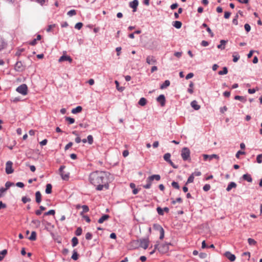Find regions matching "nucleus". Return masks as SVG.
Listing matches in <instances>:
<instances>
[{
  "label": "nucleus",
  "mask_w": 262,
  "mask_h": 262,
  "mask_svg": "<svg viewBox=\"0 0 262 262\" xmlns=\"http://www.w3.org/2000/svg\"><path fill=\"white\" fill-rule=\"evenodd\" d=\"M171 155L169 153H166L164 155V159L167 162L170 160Z\"/></svg>",
  "instance_id": "nucleus-33"
},
{
  "label": "nucleus",
  "mask_w": 262,
  "mask_h": 262,
  "mask_svg": "<svg viewBox=\"0 0 262 262\" xmlns=\"http://www.w3.org/2000/svg\"><path fill=\"white\" fill-rule=\"evenodd\" d=\"M211 186L209 184H205L203 187V190L205 191H207L210 189Z\"/></svg>",
  "instance_id": "nucleus-50"
},
{
  "label": "nucleus",
  "mask_w": 262,
  "mask_h": 262,
  "mask_svg": "<svg viewBox=\"0 0 262 262\" xmlns=\"http://www.w3.org/2000/svg\"><path fill=\"white\" fill-rule=\"evenodd\" d=\"M36 202L39 204L41 201V194L39 191H37L35 193Z\"/></svg>",
  "instance_id": "nucleus-17"
},
{
  "label": "nucleus",
  "mask_w": 262,
  "mask_h": 262,
  "mask_svg": "<svg viewBox=\"0 0 262 262\" xmlns=\"http://www.w3.org/2000/svg\"><path fill=\"white\" fill-rule=\"evenodd\" d=\"M52 186L51 184H48L46 185V193L47 194H50L52 192Z\"/></svg>",
  "instance_id": "nucleus-23"
},
{
  "label": "nucleus",
  "mask_w": 262,
  "mask_h": 262,
  "mask_svg": "<svg viewBox=\"0 0 262 262\" xmlns=\"http://www.w3.org/2000/svg\"><path fill=\"white\" fill-rule=\"evenodd\" d=\"M32 223L36 227H39L40 225V222L38 220H34L32 221Z\"/></svg>",
  "instance_id": "nucleus-32"
},
{
  "label": "nucleus",
  "mask_w": 262,
  "mask_h": 262,
  "mask_svg": "<svg viewBox=\"0 0 262 262\" xmlns=\"http://www.w3.org/2000/svg\"><path fill=\"white\" fill-rule=\"evenodd\" d=\"M178 7V5L177 3L173 4L170 6V8L172 10L176 9Z\"/></svg>",
  "instance_id": "nucleus-64"
},
{
  "label": "nucleus",
  "mask_w": 262,
  "mask_h": 262,
  "mask_svg": "<svg viewBox=\"0 0 262 262\" xmlns=\"http://www.w3.org/2000/svg\"><path fill=\"white\" fill-rule=\"evenodd\" d=\"M243 178L244 180L249 182H251L252 181V179L251 176L249 174H245L243 175Z\"/></svg>",
  "instance_id": "nucleus-21"
},
{
  "label": "nucleus",
  "mask_w": 262,
  "mask_h": 262,
  "mask_svg": "<svg viewBox=\"0 0 262 262\" xmlns=\"http://www.w3.org/2000/svg\"><path fill=\"white\" fill-rule=\"evenodd\" d=\"M16 91L19 93L23 95H26L27 94L28 92V87L26 84H23L19 86L17 89Z\"/></svg>",
  "instance_id": "nucleus-5"
},
{
  "label": "nucleus",
  "mask_w": 262,
  "mask_h": 262,
  "mask_svg": "<svg viewBox=\"0 0 262 262\" xmlns=\"http://www.w3.org/2000/svg\"><path fill=\"white\" fill-rule=\"evenodd\" d=\"M193 180H194V176H193V174H191V176H189V177L188 178V180H187V181L186 182V184H188V183H192L193 182Z\"/></svg>",
  "instance_id": "nucleus-42"
},
{
  "label": "nucleus",
  "mask_w": 262,
  "mask_h": 262,
  "mask_svg": "<svg viewBox=\"0 0 262 262\" xmlns=\"http://www.w3.org/2000/svg\"><path fill=\"white\" fill-rule=\"evenodd\" d=\"M21 200L24 203H26L31 201L30 198H27L26 196H23L21 199Z\"/></svg>",
  "instance_id": "nucleus-45"
},
{
  "label": "nucleus",
  "mask_w": 262,
  "mask_h": 262,
  "mask_svg": "<svg viewBox=\"0 0 262 262\" xmlns=\"http://www.w3.org/2000/svg\"><path fill=\"white\" fill-rule=\"evenodd\" d=\"M231 15V13L229 12H225L224 14V17L226 19H228L230 17Z\"/></svg>",
  "instance_id": "nucleus-58"
},
{
  "label": "nucleus",
  "mask_w": 262,
  "mask_h": 262,
  "mask_svg": "<svg viewBox=\"0 0 262 262\" xmlns=\"http://www.w3.org/2000/svg\"><path fill=\"white\" fill-rule=\"evenodd\" d=\"M82 110V108L81 106H78L76 108L72 109L71 112L73 114H77V113L81 112Z\"/></svg>",
  "instance_id": "nucleus-20"
},
{
  "label": "nucleus",
  "mask_w": 262,
  "mask_h": 262,
  "mask_svg": "<svg viewBox=\"0 0 262 262\" xmlns=\"http://www.w3.org/2000/svg\"><path fill=\"white\" fill-rule=\"evenodd\" d=\"M147 103V100L145 98H141L139 102H138V104L141 105V106H144Z\"/></svg>",
  "instance_id": "nucleus-22"
},
{
  "label": "nucleus",
  "mask_w": 262,
  "mask_h": 262,
  "mask_svg": "<svg viewBox=\"0 0 262 262\" xmlns=\"http://www.w3.org/2000/svg\"><path fill=\"white\" fill-rule=\"evenodd\" d=\"M153 228L155 230H158L160 231V230H161L163 228L162 227V226L161 225L157 224H155L153 225Z\"/></svg>",
  "instance_id": "nucleus-34"
},
{
  "label": "nucleus",
  "mask_w": 262,
  "mask_h": 262,
  "mask_svg": "<svg viewBox=\"0 0 262 262\" xmlns=\"http://www.w3.org/2000/svg\"><path fill=\"white\" fill-rule=\"evenodd\" d=\"M82 230L81 227H78L77 228L75 231V234L77 236H80L82 234Z\"/></svg>",
  "instance_id": "nucleus-38"
},
{
  "label": "nucleus",
  "mask_w": 262,
  "mask_h": 262,
  "mask_svg": "<svg viewBox=\"0 0 262 262\" xmlns=\"http://www.w3.org/2000/svg\"><path fill=\"white\" fill-rule=\"evenodd\" d=\"M170 244L164 243L161 245L159 247H158V251L162 254H165L169 251V245Z\"/></svg>",
  "instance_id": "nucleus-3"
},
{
  "label": "nucleus",
  "mask_w": 262,
  "mask_h": 262,
  "mask_svg": "<svg viewBox=\"0 0 262 262\" xmlns=\"http://www.w3.org/2000/svg\"><path fill=\"white\" fill-rule=\"evenodd\" d=\"M182 23L180 21H175L173 22V26L177 29H180L182 27Z\"/></svg>",
  "instance_id": "nucleus-28"
},
{
  "label": "nucleus",
  "mask_w": 262,
  "mask_h": 262,
  "mask_svg": "<svg viewBox=\"0 0 262 262\" xmlns=\"http://www.w3.org/2000/svg\"><path fill=\"white\" fill-rule=\"evenodd\" d=\"M224 255L231 261H233L235 260V256L229 251L226 252Z\"/></svg>",
  "instance_id": "nucleus-9"
},
{
  "label": "nucleus",
  "mask_w": 262,
  "mask_h": 262,
  "mask_svg": "<svg viewBox=\"0 0 262 262\" xmlns=\"http://www.w3.org/2000/svg\"><path fill=\"white\" fill-rule=\"evenodd\" d=\"M232 56H233V61L234 62H237L240 57L239 55L237 53H234L233 54Z\"/></svg>",
  "instance_id": "nucleus-30"
},
{
  "label": "nucleus",
  "mask_w": 262,
  "mask_h": 262,
  "mask_svg": "<svg viewBox=\"0 0 262 262\" xmlns=\"http://www.w3.org/2000/svg\"><path fill=\"white\" fill-rule=\"evenodd\" d=\"M234 99L235 100H240L242 102H245L246 101V99L243 96H235Z\"/></svg>",
  "instance_id": "nucleus-35"
},
{
  "label": "nucleus",
  "mask_w": 262,
  "mask_h": 262,
  "mask_svg": "<svg viewBox=\"0 0 262 262\" xmlns=\"http://www.w3.org/2000/svg\"><path fill=\"white\" fill-rule=\"evenodd\" d=\"M161 177L159 174H154L150 177H149L147 179V182H152L154 180L156 181H159L160 180Z\"/></svg>",
  "instance_id": "nucleus-11"
},
{
  "label": "nucleus",
  "mask_w": 262,
  "mask_h": 262,
  "mask_svg": "<svg viewBox=\"0 0 262 262\" xmlns=\"http://www.w3.org/2000/svg\"><path fill=\"white\" fill-rule=\"evenodd\" d=\"M12 183H11L10 182H7L5 184L6 188H7V190L11 186H12Z\"/></svg>",
  "instance_id": "nucleus-63"
},
{
  "label": "nucleus",
  "mask_w": 262,
  "mask_h": 262,
  "mask_svg": "<svg viewBox=\"0 0 262 262\" xmlns=\"http://www.w3.org/2000/svg\"><path fill=\"white\" fill-rule=\"evenodd\" d=\"M65 167V166H61L59 170L62 180L67 181L69 179V173H65L63 171Z\"/></svg>",
  "instance_id": "nucleus-6"
},
{
  "label": "nucleus",
  "mask_w": 262,
  "mask_h": 262,
  "mask_svg": "<svg viewBox=\"0 0 262 262\" xmlns=\"http://www.w3.org/2000/svg\"><path fill=\"white\" fill-rule=\"evenodd\" d=\"M28 239L32 241H34L36 239V233L35 231H32L30 236L28 237Z\"/></svg>",
  "instance_id": "nucleus-24"
},
{
  "label": "nucleus",
  "mask_w": 262,
  "mask_h": 262,
  "mask_svg": "<svg viewBox=\"0 0 262 262\" xmlns=\"http://www.w3.org/2000/svg\"><path fill=\"white\" fill-rule=\"evenodd\" d=\"M132 243L133 244H139L140 247L143 248L144 249H146L148 247L149 240L148 238H141L137 241H134Z\"/></svg>",
  "instance_id": "nucleus-2"
},
{
  "label": "nucleus",
  "mask_w": 262,
  "mask_h": 262,
  "mask_svg": "<svg viewBox=\"0 0 262 262\" xmlns=\"http://www.w3.org/2000/svg\"><path fill=\"white\" fill-rule=\"evenodd\" d=\"M160 237L159 238L160 239H163L164 237V230L163 228H162L161 230H160Z\"/></svg>",
  "instance_id": "nucleus-44"
},
{
  "label": "nucleus",
  "mask_w": 262,
  "mask_h": 262,
  "mask_svg": "<svg viewBox=\"0 0 262 262\" xmlns=\"http://www.w3.org/2000/svg\"><path fill=\"white\" fill-rule=\"evenodd\" d=\"M112 179L111 174L103 171H96L91 172L89 177L90 183L96 187V189L101 191L109 188V183Z\"/></svg>",
  "instance_id": "nucleus-1"
},
{
  "label": "nucleus",
  "mask_w": 262,
  "mask_h": 262,
  "mask_svg": "<svg viewBox=\"0 0 262 262\" xmlns=\"http://www.w3.org/2000/svg\"><path fill=\"white\" fill-rule=\"evenodd\" d=\"M81 207L83 209V212L80 213L81 215H82L83 212H87L89 211V207L86 205H83Z\"/></svg>",
  "instance_id": "nucleus-37"
},
{
  "label": "nucleus",
  "mask_w": 262,
  "mask_h": 262,
  "mask_svg": "<svg viewBox=\"0 0 262 262\" xmlns=\"http://www.w3.org/2000/svg\"><path fill=\"white\" fill-rule=\"evenodd\" d=\"M83 26V24L82 23H78L75 26V28L78 30H80Z\"/></svg>",
  "instance_id": "nucleus-48"
},
{
  "label": "nucleus",
  "mask_w": 262,
  "mask_h": 262,
  "mask_svg": "<svg viewBox=\"0 0 262 262\" xmlns=\"http://www.w3.org/2000/svg\"><path fill=\"white\" fill-rule=\"evenodd\" d=\"M87 141L89 144L91 145L93 143V137L92 135H89L87 137Z\"/></svg>",
  "instance_id": "nucleus-39"
},
{
  "label": "nucleus",
  "mask_w": 262,
  "mask_h": 262,
  "mask_svg": "<svg viewBox=\"0 0 262 262\" xmlns=\"http://www.w3.org/2000/svg\"><path fill=\"white\" fill-rule=\"evenodd\" d=\"M158 246H159V244H156V245H155V246H154V249L152 251H151V252H150V255L153 254L155 252V251H156V250H158Z\"/></svg>",
  "instance_id": "nucleus-56"
},
{
  "label": "nucleus",
  "mask_w": 262,
  "mask_h": 262,
  "mask_svg": "<svg viewBox=\"0 0 262 262\" xmlns=\"http://www.w3.org/2000/svg\"><path fill=\"white\" fill-rule=\"evenodd\" d=\"M78 258V255L76 251H74L73 255L72 256V258L75 260H77Z\"/></svg>",
  "instance_id": "nucleus-43"
},
{
  "label": "nucleus",
  "mask_w": 262,
  "mask_h": 262,
  "mask_svg": "<svg viewBox=\"0 0 262 262\" xmlns=\"http://www.w3.org/2000/svg\"><path fill=\"white\" fill-rule=\"evenodd\" d=\"M55 213V211L54 210H50L49 211L46 212L45 213V215H54Z\"/></svg>",
  "instance_id": "nucleus-49"
},
{
  "label": "nucleus",
  "mask_w": 262,
  "mask_h": 262,
  "mask_svg": "<svg viewBox=\"0 0 262 262\" xmlns=\"http://www.w3.org/2000/svg\"><path fill=\"white\" fill-rule=\"evenodd\" d=\"M66 120L68 121L70 124H73L75 122V119L69 117H66Z\"/></svg>",
  "instance_id": "nucleus-36"
},
{
  "label": "nucleus",
  "mask_w": 262,
  "mask_h": 262,
  "mask_svg": "<svg viewBox=\"0 0 262 262\" xmlns=\"http://www.w3.org/2000/svg\"><path fill=\"white\" fill-rule=\"evenodd\" d=\"M64 61H68L70 62H72V59L69 56L63 55L59 59V62H62Z\"/></svg>",
  "instance_id": "nucleus-14"
},
{
  "label": "nucleus",
  "mask_w": 262,
  "mask_h": 262,
  "mask_svg": "<svg viewBox=\"0 0 262 262\" xmlns=\"http://www.w3.org/2000/svg\"><path fill=\"white\" fill-rule=\"evenodd\" d=\"M190 150L187 147H184L181 151V156L183 160L186 161L190 159Z\"/></svg>",
  "instance_id": "nucleus-4"
},
{
  "label": "nucleus",
  "mask_w": 262,
  "mask_h": 262,
  "mask_svg": "<svg viewBox=\"0 0 262 262\" xmlns=\"http://www.w3.org/2000/svg\"><path fill=\"white\" fill-rule=\"evenodd\" d=\"M171 185L173 187L176 189H179L180 187L179 184L176 182H172L171 183Z\"/></svg>",
  "instance_id": "nucleus-51"
},
{
  "label": "nucleus",
  "mask_w": 262,
  "mask_h": 262,
  "mask_svg": "<svg viewBox=\"0 0 262 262\" xmlns=\"http://www.w3.org/2000/svg\"><path fill=\"white\" fill-rule=\"evenodd\" d=\"M236 184L234 182H230L229 185H228L227 188H226V190L227 191H230L232 188H236Z\"/></svg>",
  "instance_id": "nucleus-18"
},
{
  "label": "nucleus",
  "mask_w": 262,
  "mask_h": 262,
  "mask_svg": "<svg viewBox=\"0 0 262 262\" xmlns=\"http://www.w3.org/2000/svg\"><path fill=\"white\" fill-rule=\"evenodd\" d=\"M248 242L250 245H254L256 244V242L254 239L251 238L248 239Z\"/></svg>",
  "instance_id": "nucleus-40"
},
{
  "label": "nucleus",
  "mask_w": 262,
  "mask_h": 262,
  "mask_svg": "<svg viewBox=\"0 0 262 262\" xmlns=\"http://www.w3.org/2000/svg\"><path fill=\"white\" fill-rule=\"evenodd\" d=\"M157 101L161 104V105L163 106L165 104V98L164 95H160L157 98Z\"/></svg>",
  "instance_id": "nucleus-12"
},
{
  "label": "nucleus",
  "mask_w": 262,
  "mask_h": 262,
  "mask_svg": "<svg viewBox=\"0 0 262 262\" xmlns=\"http://www.w3.org/2000/svg\"><path fill=\"white\" fill-rule=\"evenodd\" d=\"M110 218V215L108 214L103 215L98 221L99 224L103 223L104 221L107 220Z\"/></svg>",
  "instance_id": "nucleus-15"
},
{
  "label": "nucleus",
  "mask_w": 262,
  "mask_h": 262,
  "mask_svg": "<svg viewBox=\"0 0 262 262\" xmlns=\"http://www.w3.org/2000/svg\"><path fill=\"white\" fill-rule=\"evenodd\" d=\"M203 157L204 160H207L208 159H209L210 160H212L213 158H219V156L217 155H203Z\"/></svg>",
  "instance_id": "nucleus-16"
},
{
  "label": "nucleus",
  "mask_w": 262,
  "mask_h": 262,
  "mask_svg": "<svg viewBox=\"0 0 262 262\" xmlns=\"http://www.w3.org/2000/svg\"><path fill=\"white\" fill-rule=\"evenodd\" d=\"M78 244V239L77 237H74L72 239V244L73 247H75Z\"/></svg>",
  "instance_id": "nucleus-29"
},
{
  "label": "nucleus",
  "mask_w": 262,
  "mask_h": 262,
  "mask_svg": "<svg viewBox=\"0 0 262 262\" xmlns=\"http://www.w3.org/2000/svg\"><path fill=\"white\" fill-rule=\"evenodd\" d=\"M152 182H147V184L143 186L144 188L149 189L150 188Z\"/></svg>",
  "instance_id": "nucleus-57"
},
{
  "label": "nucleus",
  "mask_w": 262,
  "mask_h": 262,
  "mask_svg": "<svg viewBox=\"0 0 262 262\" xmlns=\"http://www.w3.org/2000/svg\"><path fill=\"white\" fill-rule=\"evenodd\" d=\"M191 105L195 110H198L200 108V106L197 104V102L195 100L191 102Z\"/></svg>",
  "instance_id": "nucleus-19"
},
{
  "label": "nucleus",
  "mask_w": 262,
  "mask_h": 262,
  "mask_svg": "<svg viewBox=\"0 0 262 262\" xmlns=\"http://www.w3.org/2000/svg\"><path fill=\"white\" fill-rule=\"evenodd\" d=\"M157 62L155 57L153 56H148L146 58V62L148 64H153L156 63Z\"/></svg>",
  "instance_id": "nucleus-10"
},
{
  "label": "nucleus",
  "mask_w": 262,
  "mask_h": 262,
  "mask_svg": "<svg viewBox=\"0 0 262 262\" xmlns=\"http://www.w3.org/2000/svg\"><path fill=\"white\" fill-rule=\"evenodd\" d=\"M170 85V81L168 80H166L161 85L160 88L164 89Z\"/></svg>",
  "instance_id": "nucleus-27"
},
{
  "label": "nucleus",
  "mask_w": 262,
  "mask_h": 262,
  "mask_svg": "<svg viewBox=\"0 0 262 262\" xmlns=\"http://www.w3.org/2000/svg\"><path fill=\"white\" fill-rule=\"evenodd\" d=\"M256 161L258 163H261L262 162V154L257 155L256 157Z\"/></svg>",
  "instance_id": "nucleus-46"
},
{
  "label": "nucleus",
  "mask_w": 262,
  "mask_h": 262,
  "mask_svg": "<svg viewBox=\"0 0 262 262\" xmlns=\"http://www.w3.org/2000/svg\"><path fill=\"white\" fill-rule=\"evenodd\" d=\"M189 86L190 88H189L188 89V92L189 93L192 94L193 92V89H192V87L193 86V83L192 82H190Z\"/></svg>",
  "instance_id": "nucleus-41"
},
{
  "label": "nucleus",
  "mask_w": 262,
  "mask_h": 262,
  "mask_svg": "<svg viewBox=\"0 0 262 262\" xmlns=\"http://www.w3.org/2000/svg\"><path fill=\"white\" fill-rule=\"evenodd\" d=\"M138 6V0H134L133 2L129 3L130 7L133 9V12H136L137 11V8Z\"/></svg>",
  "instance_id": "nucleus-13"
},
{
  "label": "nucleus",
  "mask_w": 262,
  "mask_h": 262,
  "mask_svg": "<svg viewBox=\"0 0 262 262\" xmlns=\"http://www.w3.org/2000/svg\"><path fill=\"white\" fill-rule=\"evenodd\" d=\"M55 27V25H49L48 27V28L47 29V32H50L52 29Z\"/></svg>",
  "instance_id": "nucleus-62"
},
{
  "label": "nucleus",
  "mask_w": 262,
  "mask_h": 262,
  "mask_svg": "<svg viewBox=\"0 0 262 262\" xmlns=\"http://www.w3.org/2000/svg\"><path fill=\"white\" fill-rule=\"evenodd\" d=\"M157 212H158L159 214L161 215H163V209H162L160 207H158L157 208Z\"/></svg>",
  "instance_id": "nucleus-55"
},
{
  "label": "nucleus",
  "mask_w": 262,
  "mask_h": 262,
  "mask_svg": "<svg viewBox=\"0 0 262 262\" xmlns=\"http://www.w3.org/2000/svg\"><path fill=\"white\" fill-rule=\"evenodd\" d=\"M193 74L192 73H189V74H188L186 76V79H190L191 78H192L193 77Z\"/></svg>",
  "instance_id": "nucleus-61"
},
{
  "label": "nucleus",
  "mask_w": 262,
  "mask_h": 262,
  "mask_svg": "<svg viewBox=\"0 0 262 262\" xmlns=\"http://www.w3.org/2000/svg\"><path fill=\"white\" fill-rule=\"evenodd\" d=\"M245 152L244 151L239 150L236 154L235 156H236V158L238 159L239 158V156L241 155H245Z\"/></svg>",
  "instance_id": "nucleus-53"
},
{
  "label": "nucleus",
  "mask_w": 262,
  "mask_h": 262,
  "mask_svg": "<svg viewBox=\"0 0 262 262\" xmlns=\"http://www.w3.org/2000/svg\"><path fill=\"white\" fill-rule=\"evenodd\" d=\"M85 238L87 240H91L92 238V234L90 232H88L85 234Z\"/></svg>",
  "instance_id": "nucleus-52"
},
{
  "label": "nucleus",
  "mask_w": 262,
  "mask_h": 262,
  "mask_svg": "<svg viewBox=\"0 0 262 262\" xmlns=\"http://www.w3.org/2000/svg\"><path fill=\"white\" fill-rule=\"evenodd\" d=\"M228 73V69L226 67H224L223 68V69L222 71H220L219 72V75H225V74H227Z\"/></svg>",
  "instance_id": "nucleus-31"
},
{
  "label": "nucleus",
  "mask_w": 262,
  "mask_h": 262,
  "mask_svg": "<svg viewBox=\"0 0 262 262\" xmlns=\"http://www.w3.org/2000/svg\"><path fill=\"white\" fill-rule=\"evenodd\" d=\"M244 27H245V30L247 31V32H249L251 30V27L248 24H246L244 26Z\"/></svg>",
  "instance_id": "nucleus-54"
},
{
  "label": "nucleus",
  "mask_w": 262,
  "mask_h": 262,
  "mask_svg": "<svg viewBox=\"0 0 262 262\" xmlns=\"http://www.w3.org/2000/svg\"><path fill=\"white\" fill-rule=\"evenodd\" d=\"M73 145L72 142H69L68 144H67L64 147L65 150H68L69 148H70Z\"/></svg>",
  "instance_id": "nucleus-59"
},
{
  "label": "nucleus",
  "mask_w": 262,
  "mask_h": 262,
  "mask_svg": "<svg viewBox=\"0 0 262 262\" xmlns=\"http://www.w3.org/2000/svg\"><path fill=\"white\" fill-rule=\"evenodd\" d=\"M7 254V250L5 249L0 252V261H2Z\"/></svg>",
  "instance_id": "nucleus-26"
},
{
  "label": "nucleus",
  "mask_w": 262,
  "mask_h": 262,
  "mask_svg": "<svg viewBox=\"0 0 262 262\" xmlns=\"http://www.w3.org/2000/svg\"><path fill=\"white\" fill-rule=\"evenodd\" d=\"M13 163L9 161L6 164V172L7 174H11L13 172V169L12 168Z\"/></svg>",
  "instance_id": "nucleus-8"
},
{
  "label": "nucleus",
  "mask_w": 262,
  "mask_h": 262,
  "mask_svg": "<svg viewBox=\"0 0 262 262\" xmlns=\"http://www.w3.org/2000/svg\"><path fill=\"white\" fill-rule=\"evenodd\" d=\"M206 30H207V31L208 32V33L210 35V36L212 37H213L214 34L212 32V31L210 29V28L209 27H207Z\"/></svg>",
  "instance_id": "nucleus-60"
},
{
  "label": "nucleus",
  "mask_w": 262,
  "mask_h": 262,
  "mask_svg": "<svg viewBox=\"0 0 262 262\" xmlns=\"http://www.w3.org/2000/svg\"><path fill=\"white\" fill-rule=\"evenodd\" d=\"M76 14V12L75 10H71L68 12V15L70 16H72Z\"/></svg>",
  "instance_id": "nucleus-47"
},
{
  "label": "nucleus",
  "mask_w": 262,
  "mask_h": 262,
  "mask_svg": "<svg viewBox=\"0 0 262 262\" xmlns=\"http://www.w3.org/2000/svg\"><path fill=\"white\" fill-rule=\"evenodd\" d=\"M226 42L227 41L226 40H221L220 41L221 44L217 46V48L222 49V50L224 49H225V44H226Z\"/></svg>",
  "instance_id": "nucleus-25"
},
{
  "label": "nucleus",
  "mask_w": 262,
  "mask_h": 262,
  "mask_svg": "<svg viewBox=\"0 0 262 262\" xmlns=\"http://www.w3.org/2000/svg\"><path fill=\"white\" fill-rule=\"evenodd\" d=\"M14 69L17 72H23L25 70V66L21 61H17L15 64Z\"/></svg>",
  "instance_id": "nucleus-7"
}]
</instances>
